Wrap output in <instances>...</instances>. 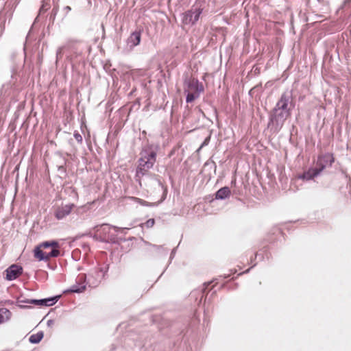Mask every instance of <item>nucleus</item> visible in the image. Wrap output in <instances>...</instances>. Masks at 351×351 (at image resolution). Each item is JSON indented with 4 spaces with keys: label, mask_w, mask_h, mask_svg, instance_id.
Here are the masks:
<instances>
[{
    "label": "nucleus",
    "mask_w": 351,
    "mask_h": 351,
    "mask_svg": "<svg viewBox=\"0 0 351 351\" xmlns=\"http://www.w3.org/2000/svg\"><path fill=\"white\" fill-rule=\"evenodd\" d=\"M213 282H204L201 287L193 290L189 294V299L193 301L195 307H206L214 305V297L217 289Z\"/></svg>",
    "instance_id": "obj_1"
},
{
    "label": "nucleus",
    "mask_w": 351,
    "mask_h": 351,
    "mask_svg": "<svg viewBox=\"0 0 351 351\" xmlns=\"http://www.w3.org/2000/svg\"><path fill=\"white\" fill-rule=\"evenodd\" d=\"M128 229L127 228H119L104 223L95 226L93 228V237L95 240L101 242L115 243L117 242V233L125 234V230Z\"/></svg>",
    "instance_id": "obj_2"
},
{
    "label": "nucleus",
    "mask_w": 351,
    "mask_h": 351,
    "mask_svg": "<svg viewBox=\"0 0 351 351\" xmlns=\"http://www.w3.org/2000/svg\"><path fill=\"white\" fill-rule=\"evenodd\" d=\"M290 116L291 114L274 108L269 114L267 128L273 133L279 132Z\"/></svg>",
    "instance_id": "obj_3"
},
{
    "label": "nucleus",
    "mask_w": 351,
    "mask_h": 351,
    "mask_svg": "<svg viewBox=\"0 0 351 351\" xmlns=\"http://www.w3.org/2000/svg\"><path fill=\"white\" fill-rule=\"evenodd\" d=\"M294 108V103L291 92L286 91L283 93L274 108L291 114L292 109Z\"/></svg>",
    "instance_id": "obj_4"
},
{
    "label": "nucleus",
    "mask_w": 351,
    "mask_h": 351,
    "mask_svg": "<svg viewBox=\"0 0 351 351\" xmlns=\"http://www.w3.org/2000/svg\"><path fill=\"white\" fill-rule=\"evenodd\" d=\"M61 298L60 295H56L52 297L43 298V299H29L26 298L23 296V307H29L28 305L32 304L35 306L50 307L57 303V302Z\"/></svg>",
    "instance_id": "obj_5"
},
{
    "label": "nucleus",
    "mask_w": 351,
    "mask_h": 351,
    "mask_svg": "<svg viewBox=\"0 0 351 351\" xmlns=\"http://www.w3.org/2000/svg\"><path fill=\"white\" fill-rule=\"evenodd\" d=\"M158 150V146L157 145L147 143L142 147L139 158L155 163Z\"/></svg>",
    "instance_id": "obj_6"
},
{
    "label": "nucleus",
    "mask_w": 351,
    "mask_h": 351,
    "mask_svg": "<svg viewBox=\"0 0 351 351\" xmlns=\"http://www.w3.org/2000/svg\"><path fill=\"white\" fill-rule=\"evenodd\" d=\"M60 247H53L47 250H43L40 247L34 249V256L39 261H48L51 258L58 257L60 255Z\"/></svg>",
    "instance_id": "obj_7"
},
{
    "label": "nucleus",
    "mask_w": 351,
    "mask_h": 351,
    "mask_svg": "<svg viewBox=\"0 0 351 351\" xmlns=\"http://www.w3.org/2000/svg\"><path fill=\"white\" fill-rule=\"evenodd\" d=\"M155 163H153L149 160H145L139 158L138 160V166L136 170V180L139 182L141 185V180L143 176L149 174V170L151 169Z\"/></svg>",
    "instance_id": "obj_8"
},
{
    "label": "nucleus",
    "mask_w": 351,
    "mask_h": 351,
    "mask_svg": "<svg viewBox=\"0 0 351 351\" xmlns=\"http://www.w3.org/2000/svg\"><path fill=\"white\" fill-rule=\"evenodd\" d=\"M335 162V158L330 153H324L318 156L315 167L320 173L327 167H330Z\"/></svg>",
    "instance_id": "obj_9"
},
{
    "label": "nucleus",
    "mask_w": 351,
    "mask_h": 351,
    "mask_svg": "<svg viewBox=\"0 0 351 351\" xmlns=\"http://www.w3.org/2000/svg\"><path fill=\"white\" fill-rule=\"evenodd\" d=\"M201 14L199 8L189 10L182 14V22L184 25H193L199 20Z\"/></svg>",
    "instance_id": "obj_10"
},
{
    "label": "nucleus",
    "mask_w": 351,
    "mask_h": 351,
    "mask_svg": "<svg viewBox=\"0 0 351 351\" xmlns=\"http://www.w3.org/2000/svg\"><path fill=\"white\" fill-rule=\"evenodd\" d=\"M108 269L109 264L107 263H104L101 265H99L97 267L94 268V274H96V276H93L94 280L90 281L93 287H97L100 283L101 280L105 278Z\"/></svg>",
    "instance_id": "obj_11"
},
{
    "label": "nucleus",
    "mask_w": 351,
    "mask_h": 351,
    "mask_svg": "<svg viewBox=\"0 0 351 351\" xmlns=\"http://www.w3.org/2000/svg\"><path fill=\"white\" fill-rule=\"evenodd\" d=\"M86 284V275L81 274L77 277L75 284L71 286L69 289L64 291V293H82L85 290Z\"/></svg>",
    "instance_id": "obj_12"
},
{
    "label": "nucleus",
    "mask_w": 351,
    "mask_h": 351,
    "mask_svg": "<svg viewBox=\"0 0 351 351\" xmlns=\"http://www.w3.org/2000/svg\"><path fill=\"white\" fill-rule=\"evenodd\" d=\"M141 40V32L136 30L133 32L127 39V48L128 50L131 51L135 47L138 46Z\"/></svg>",
    "instance_id": "obj_13"
},
{
    "label": "nucleus",
    "mask_w": 351,
    "mask_h": 351,
    "mask_svg": "<svg viewBox=\"0 0 351 351\" xmlns=\"http://www.w3.org/2000/svg\"><path fill=\"white\" fill-rule=\"evenodd\" d=\"M73 46L74 43L73 42H68L63 46L58 47L56 51V62L62 59L64 53L68 58L70 57Z\"/></svg>",
    "instance_id": "obj_14"
},
{
    "label": "nucleus",
    "mask_w": 351,
    "mask_h": 351,
    "mask_svg": "<svg viewBox=\"0 0 351 351\" xmlns=\"http://www.w3.org/2000/svg\"><path fill=\"white\" fill-rule=\"evenodd\" d=\"M184 84L190 90H195V93H200L204 91L203 85L195 78L186 79Z\"/></svg>",
    "instance_id": "obj_15"
},
{
    "label": "nucleus",
    "mask_w": 351,
    "mask_h": 351,
    "mask_svg": "<svg viewBox=\"0 0 351 351\" xmlns=\"http://www.w3.org/2000/svg\"><path fill=\"white\" fill-rule=\"evenodd\" d=\"M321 173L317 170V169L314 167L309 168L307 171H304L302 175L299 176L300 179L304 180H313L315 178L319 176Z\"/></svg>",
    "instance_id": "obj_16"
},
{
    "label": "nucleus",
    "mask_w": 351,
    "mask_h": 351,
    "mask_svg": "<svg viewBox=\"0 0 351 351\" xmlns=\"http://www.w3.org/2000/svg\"><path fill=\"white\" fill-rule=\"evenodd\" d=\"M73 206V204H69L58 208L55 212L56 217L59 220L64 219L70 214Z\"/></svg>",
    "instance_id": "obj_17"
},
{
    "label": "nucleus",
    "mask_w": 351,
    "mask_h": 351,
    "mask_svg": "<svg viewBox=\"0 0 351 351\" xmlns=\"http://www.w3.org/2000/svg\"><path fill=\"white\" fill-rule=\"evenodd\" d=\"M21 267L12 265L6 270V278L9 280L16 278L21 274Z\"/></svg>",
    "instance_id": "obj_18"
},
{
    "label": "nucleus",
    "mask_w": 351,
    "mask_h": 351,
    "mask_svg": "<svg viewBox=\"0 0 351 351\" xmlns=\"http://www.w3.org/2000/svg\"><path fill=\"white\" fill-rule=\"evenodd\" d=\"M230 193L231 191L229 187H222L215 193V199H226V198L230 197Z\"/></svg>",
    "instance_id": "obj_19"
},
{
    "label": "nucleus",
    "mask_w": 351,
    "mask_h": 351,
    "mask_svg": "<svg viewBox=\"0 0 351 351\" xmlns=\"http://www.w3.org/2000/svg\"><path fill=\"white\" fill-rule=\"evenodd\" d=\"M38 247H40V249H43V250H47L53 247H60V245L56 241H49L42 243Z\"/></svg>",
    "instance_id": "obj_20"
},
{
    "label": "nucleus",
    "mask_w": 351,
    "mask_h": 351,
    "mask_svg": "<svg viewBox=\"0 0 351 351\" xmlns=\"http://www.w3.org/2000/svg\"><path fill=\"white\" fill-rule=\"evenodd\" d=\"M11 316V313L8 308H0V324L8 320Z\"/></svg>",
    "instance_id": "obj_21"
},
{
    "label": "nucleus",
    "mask_w": 351,
    "mask_h": 351,
    "mask_svg": "<svg viewBox=\"0 0 351 351\" xmlns=\"http://www.w3.org/2000/svg\"><path fill=\"white\" fill-rule=\"evenodd\" d=\"M43 337V332H38L36 334L32 335L29 338V341L32 343H38L41 341Z\"/></svg>",
    "instance_id": "obj_22"
},
{
    "label": "nucleus",
    "mask_w": 351,
    "mask_h": 351,
    "mask_svg": "<svg viewBox=\"0 0 351 351\" xmlns=\"http://www.w3.org/2000/svg\"><path fill=\"white\" fill-rule=\"evenodd\" d=\"M145 244L153 247L154 250L159 254H165V255L167 254V251L164 248L162 245H154L149 242H145Z\"/></svg>",
    "instance_id": "obj_23"
},
{
    "label": "nucleus",
    "mask_w": 351,
    "mask_h": 351,
    "mask_svg": "<svg viewBox=\"0 0 351 351\" xmlns=\"http://www.w3.org/2000/svg\"><path fill=\"white\" fill-rule=\"evenodd\" d=\"M51 7V0H42V5L40 8V12H45Z\"/></svg>",
    "instance_id": "obj_24"
},
{
    "label": "nucleus",
    "mask_w": 351,
    "mask_h": 351,
    "mask_svg": "<svg viewBox=\"0 0 351 351\" xmlns=\"http://www.w3.org/2000/svg\"><path fill=\"white\" fill-rule=\"evenodd\" d=\"M199 96V93H188L186 97V101L187 103H191L196 98Z\"/></svg>",
    "instance_id": "obj_25"
},
{
    "label": "nucleus",
    "mask_w": 351,
    "mask_h": 351,
    "mask_svg": "<svg viewBox=\"0 0 351 351\" xmlns=\"http://www.w3.org/2000/svg\"><path fill=\"white\" fill-rule=\"evenodd\" d=\"M58 12V5H56L53 7V8L51 10L50 16H49V21L53 23L56 16Z\"/></svg>",
    "instance_id": "obj_26"
},
{
    "label": "nucleus",
    "mask_w": 351,
    "mask_h": 351,
    "mask_svg": "<svg viewBox=\"0 0 351 351\" xmlns=\"http://www.w3.org/2000/svg\"><path fill=\"white\" fill-rule=\"evenodd\" d=\"M93 276H96V274H94V268L93 269H91L90 271L88 273V277L86 276V278H87L86 283L88 284L89 286H90V287H93L90 281H93L94 280Z\"/></svg>",
    "instance_id": "obj_27"
},
{
    "label": "nucleus",
    "mask_w": 351,
    "mask_h": 351,
    "mask_svg": "<svg viewBox=\"0 0 351 351\" xmlns=\"http://www.w3.org/2000/svg\"><path fill=\"white\" fill-rule=\"evenodd\" d=\"M157 180V182L158 184V185L162 188V189L163 190V195H162V199H165V197H166V195H167V189L166 186H164V184L162 183V182L160 180Z\"/></svg>",
    "instance_id": "obj_28"
},
{
    "label": "nucleus",
    "mask_w": 351,
    "mask_h": 351,
    "mask_svg": "<svg viewBox=\"0 0 351 351\" xmlns=\"http://www.w3.org/2000/svg\"><path fill=\"white\" fill-rule=\"evenodd\" d=\"M154 223H155L154 219H149L147 220L145 223H143V226L147 228H150L154 226Z\"/></svg>",
    "instance_id": "obj_29"
},
{
    "label": "nucleus",
    "mask_w": 351,
    "mask_h": 351,
    "mask_svg": "<svg viewBox=\"0 0 351 351\" xmlns=\"http://www.w3.org/2000/svg\"><path fill=\"white\" fill-rule=\"evenodd\" d=\"M341 8L351 10V0H345Z\"/></svg>",
    "instance_id": "obj_30"
},
{
    "label": "nucleus",
    "mask_w": 351,
    "mask_h": 351,
    "mask_svg": "<svg viewBox=\"0 0 351 351\" xmlns=\"http://www.w3.org/2000/svg\"><path fill=\"white\" fill-rule=\"evenodd\" d=\"M74 138H75V140L78 142V143H82V136H81V134L79 133V132H75L74 134Z\"/></svg>",
    "instance_id": "obj_31"
},
{
    "label": "nucleus",
    "mask_w": 351,
    "mask_h": 351,
    "mask_svg": "<svg viewBox=\"0 0 351 351\" xmlns=\"http://www.w3.org/2000/svg\"><path fill=\"white\" fill-rule=\"evenodd\" d=\"M210 136H207L204 141H203V143H202L201 146H200V149L202 148L204 146H206L208 145L209 142H210Z\"/></svg>",
    "instance_id": "obj_32"
},
{
    "label": "nucleus",
    "mask_w": 351,
    "mask_h": 351,
    "mask_svg": "<svg viewBox=\"0 0 351 351\" xmlns=\"http://www.w3.org/2000/svg\"><path fill=\"white\" fill-rule=\"evenodd\" d=\"M63 10L65 11V15H66L71 10V8L70 6L66 5L64 8Z\"/></svg>",
    "instance_id": "obj_33"
},
{
    "label": "nucleus",
    "mask_w": 351,
    "mask_h": 351,
    "mask_svg": "<svg viewBox=\"0 0 351 351\" xmlns=\"http://www.w3.org/2000/svg\"><path fill=\"white\" fill-rule=\"evenodd\" d=\"M176 249L174 248L171 252V254H170V261L173 258L175 254H176Z\"/></svg>",
    "instance_id": "obj_34"
},
{
    "label": "nucleus",
    "mask_w": 351,
    "mask_h": 351,
    "mask_svg": "<svg viewBox=\"0 0 351 351\" xmlns=\"http://www.w3.org/2000/svg\"><path fill=\"white\" fill-rule=\"evenodd\" d=\"M230 276V275L224 276V278H227Z\"/></svg>",
    "instance_id": "obj_35"
},
{
    "label": "nucleus",
    "mask_w": 351,
    "mask_h": 351,
    "mask_svg": "<svg viewBox=\"0 0 351 351\" xmlns=\"http://www.w3.org/2000/svg\"><path fill=\"white\" fill-rule=\"evenodd\" d=\"M48 324H49H49H51V320H49V321H48Z\"/></svg>",
    "instance_id": "obj_36"
},
{
    "label": "nucleus",
    "mask_w": 351,
    "mask_h": 351,
    "mask_svg": "<svg viewBox=\"0 0 351 351\" xmlns=\"http://www.w3.org/2000/svg\"><path fill=\"white\" fill-rule=\"evenodd\" d=\"M48 324H49H49H51V320H49V321H48Z\"/></svg>",
    "instance_id": "obj_37"
},
{
    "label": "nucleus",
    "mask_w": 351,
    "mask_h": 351,
    "mask_svg": "<svg viewBox=\"0 0 351 351\" xmlns=\"http://www.w3.org/2000/svg\"><path fill=\"white\" fill-rule=\"evenodd\" d=\"M249 271V269H247L246 271H245L243 273H247Z\"/></svg>",
    "instance_id": "obj_38"
},
{
    "label": "nucleus",
    "mask_w": 351,
    "mask_h": 351,
    "mask_svg": "<svg viewBox=\"0 0 351 351\" xmlns=\"http://www.w3.org/2000/svg\"><path fill=\"white\" fill-rule=\"evenodd\" d=\"M224 286H225V285H222L220 287V288H221V287H224Z\"/></svg>",
    "instance_id": "obj_39"
}]
</instances>
